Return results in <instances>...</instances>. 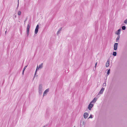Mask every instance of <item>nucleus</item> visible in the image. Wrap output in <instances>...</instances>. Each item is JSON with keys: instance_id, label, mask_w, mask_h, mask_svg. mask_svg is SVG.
I'll return each instance as SVG.
<instances>
[{"instance_id": "nucleus-1", "label": "nucleus", "mask_w": 127, "mask_h": 127, "mask_svg": "<svg viewBox=\"0 0 127 127\" xmlns=\"http://www.w3.org/2000/svg\"><path fill=\"white\" fill-rule=\"evenodd\" d=\"M39 93L40 95H41L42 94V85L40 84L39 85Z\"/></svg>"}, {"instance_id": "nucleus-2", "label": "nucleus", "mask_w": 127, "mask_h": 127, "mask_svg": "<svg viewBox=\"0 0 127 127\" xmlns=\"http://www.w3.org/2000/svg\"><path fill=\"white\" fill-rule=\"evenodd\" d=\"M43 64L42 63H41V64H40L38 66H38H37L36 71H35V74H34L35 75L36 74L37 70H38L39 69H40L42 68V67H43Z\"/></svg>"}, {"instance_id": "nucleus-3", "label": "nucleus", "mask_w": 127, "mask_h": 127, "mask_svg": "<svg viewBox=\"0 0 127 127\" xmlns=\"http://www.w3.org/2000/svg\"><path fill=\"white\" fill-rule=\"evenodd\" d=\"M30 23L28 24L27 25V36H28L29 34V30L30 28V26L29 25Z\"/></svg>"}, {"instance_id": "nucleus-4", "label": "nucleus", "mask_w": 127, "mask_h": 127, "mask_svg": "<svg viewBox=\"0 0 127 127\" xmlns=\"http://www.w3.org/2000/svg\"><path fill=\"white\" fill-rule=\"evenodd\" d=\"M39 28V25L38 24L36 26L35 29L34 33L35 34H36L38 32V29Z\"/></svg>"}, {"instance_id": "nucleus-5", "label": "nucleus", "mask_w": 127, "mask_h": 127, "mask_svg": "<svg viewBox=\"0 0 127 127\" xmlns=\"http://www.w3.org/2000/svg\"><path fill=\"white\" fill-rule=\"evenodd\" d=\"M118 43H115L114 45V49L115 50H116L117 48L118 45Z\"/></svg>"}, {"instance_id": "nucleus-6", "label": "nucleus", "mask_w": 127, "mask_h": 127, "mask_svg": "<svg viewBox=\"0 0 127 127\" xmlns=\"http://www.w3.org/2000/svg\"><path fill=\"white\" fill-rule=\"evenodd\" d=\"M85 119H86L88 116V114L87 112H85L83 115Z\"/></svg>"}, {"instance_id": "nucleus-7", "label": "nucleus", "mask_w": 127, "mask_h": 127, "mask_svg": "<svg viewBox=\"0 0 127 127\" xmlns=\"http://www.w3.org/2000/svg\"><path fill=\"white\" fill-rule=\"evenodd\" d=\"M93 104L91 103L89 105L88 108L89 110H91L93 106Z\"/></svg>"}, {"instance_id": "nucleus-8", "label": "nucleus", "mask_w": 127, "mask_h": 127, "mask_svg": "<svg viewBox=\"0 0 127 127\" xmlns=\"http://www.w3.org/2000/svg\"><path fill=\"white\" fill-rule=\"evenodd\" d=\"M105 89L104 88H102L100 90V91L99 92L98 95L102 94L104 90Z\"/></svg>"}, {"instance_id": "nucleus-9", "label": "nucleus", "mask_w": 127, "mask_h": 127, "mask_svg": "<svg viewBox=\"0 0 127 127\" xmlns=\"http://www.w3.org/2000/svg\"><path fill=\"white\" fill-rule=\"evenodd\" d=\"M121 31V29H119L118 31H116V34L118 35H120V34Z\"/></svg>"}, {"instance_id": "nucleus-10", "label": "nucleus", "mask_w": 127, "mask_h": 127, "mask_svg": "<svg viewBox=\"0 0 127 127\" xmlns=\"http://www.w3.org/2000/svg\"><path fill=\"white\" fill-rule=\"evenodd\" d=\"M49 91V89H46L44 92L43 94V96H44L45 95V94H46V93L48 92Z\"/></svg>"}, {"instance_id": "nucleus-11", "label": "nucleus", "mask_w": 127, "mask_h": 127, "mask_svg": "<svg viewBox=\"0 0 127 127\" xmlns=\"http://www.w3.org/2000/svg\"><path fill=\"white\" fill-rule=\"evenodd\" d=\"M109 60H107L106 64V67H107L109 66Z\"/></svg>"}, {"instance_id": "nucleus-12", "label": "nucleus", "mask_w": 127, "mask_h": 127, "mask_svg": "<svg viewBox=\"0 0 127 127\" xmlns=\"http://www.w3.org/2000/svg\"><path fill=\"white\" fill-rule=\"evenodd\" d=\"M62 27L58 31L57 33V35H58L61 32V30L62 29Z\"/></svg>"}, {"instance_id": "nucleus-13", "label": "nucleus", "mask_w": 127, "mask_h": 127, "mask_svg": "<svg viewBox=\"0 0 127 127\" xmlns=\"http://www.w3.org/2000/svg\"><path fill=\"white\" fill-rule=\"evenodd\" d=\"M120 37V35H118V36H117V38L116 39V42H118V40L119 39Z\"/></svg>"}, {"instance_id": "nucleus-14", "label": "nucleus", "mask_w": 127, "mask_h": 127, "mask_svg": "<svg viewBox=\"0 0 127 127\" xmlns=\"http://www.w3.org/2000/svg\"><path fill=\"white\" fill-rule=\"evenodd\" d=\"M113 55L114 56H116L117 55V53L116 52H113Z\"/></svg>"}, {"instance_id": "nucleus-15", "label": "nucleus", "mask_w": 127, "mask_h": 127, "mask_svg": "<svg viewBox=\"0 0 127 127\" xmlns=\"http://www.w3.org/2000/svg\"><path fill=\"white\" fill-rule=\"evenodd\" d=\"M21 12L20 11H19L18 12L17 14L19 15H20L21 14Z\"/></svg>"}, {"instance_id": "nucleus-16", "label": "nucleus", "mask_w": 127, "mask_h": 127, "mask_svg": "<svg viewBox=\"0 0 127 127\" xmlns=\"http://www.w3.org/2000/svg\"><path fill=\"white\" fill-rule=\"evenodd\" d=\"M122 28L123 30H125L126 29V27L125 26H123L122 27Z\"/></svg>"}, {"instance_id": "nucleus-17", "label": "nucleus", "mask_w": 127, "mask_h": 127, "mask_svg": "<svg viewBox=\"0 0 127 127\" xmlns=\"http://www.w3.org/2000/svg\"><path fill=\"white\" fill-rule=\"evenodd\" d=\"M110 69H109L108 70L107 73V75H109V73H110Z\"/></svg>"}, {"instance_id": "nucleus-18", "label": "nucleus", "mask_w": 127, "mask_h": 127, "mask_svg": "<svg viewBox=\"0 0 127 127\" xmlns=\"http://www.w3.org/2000/svg\"><path fill=\"white\" fill-rule=\"evenodd\" d=\"M97 100V99H95V101H94V100H93L90 103H95V102Z\"/></svg>"}, {"instance_id": "nucleus-19", "label": "nucleus", "mask_w": 127, "mask_h": 127, "mask_svg": "<svg viewBox=\"0 0 127 127\" xmlns=\"http://www.w3.org/2000/svg\"><path fill=\"white\" fill-rule=\"evenodd\" d=\"M97 100V99H95V101H94V100H93L90 103H95V102Z\"/></svg>"}, {"instance_id": "nucleus-20", "label": "nucleus", "mask_w": 127, "mask_h": 127, "mask_svg": "<svg viewBox=\"0 0 127 127\" xmlns=\"http://www.w3.org/2000/svg\"><path fill=\"white\" fill-rule=\"evenodd\" d=\"M124 23L126 24H127V19L125 20Z\"/></svg>"}, {"instance_id": "nucleus-21", "label": "nucleus", "mask_w": 127, "mask_h": 127, "mask_svg": "<svg viewBox=\"0 0 127 127\" xmlns=\"http://www.w3.org/2000/svg\"><path fill=\"white\" fill-rule=\"evenodd\" d=\"M93 118V117L92 116V115L91 114L89 117L88 118V119L92 118Z\"/></svg>"}, {"instance_id": "nucleus-22", "label": "nucleus", "mask_w": 127, "mask_h": 127, "mask_svg": "<svg viewBox=\"0 0 127 127\" xmlns=\"http://www.w3.org/2000/svg\"><path fill=\"white\" fill-rule=\"evenodd\" d=\"M103 86H106V83H104L103 84Z\"/></svg>"}, {"instance_id": "nucleus-23", "label": "nucleus", "mask_w": 127, "mask_h": 127, "mask_svg": "<svg viewBox=\"0 0 127 127\" xmlns=\"http://www.w3.org/2000/svg\"><path fill=\"white\" fill-rule=\"evenodd\" d=\"M27 18H26V20H25L24 21V24L25 23V22L26 21H27Z\"/></svg>"}, {"instance_id": "nucleus-24", "label": "nucleus", "mask_w": 127, "mask_h": 127, "mask_svg": "<svg viewBox=\"0 0 127 127\" xmlns=\"http://www.w3.org/2000/svg\"><path fill=\"white\" fill-rule=\"evenodd\" d=\"M27 65L25 66V67H24V69H26V68H27Z\"/></svg>"}, {"instance_id": "nucleus-25", "label": "nucleus", "mask_w": 127, "mask_h": 127, "mask_svg": "<svg viewBox=\"0 0 127 127\" xmlns=\"http://www.w3.org/2000/svg\"><path fill=\"white\" fill-rule=\"evenodd\" d=\"M97 65V63H96L95 64V67H96V65Z\"/></svg>"}, {"instance_id": "nucleus-26", "label": "nucleus", "mask_w": 127, "mask_h": 127, "mask_svg": "<svg viewBox=\"0 0 127 127\" xmlns=\"http://www.w3.org/2000/svg\"><path fill=\"white\" fill-rule=\"evenodd\" d=\"M14 17L15 18H16V15H14Z\"/></svg>"}, {"instance_id": "nucleus-27", "label": "nucleus", "mask_w": 127, "mask_h": 127, "mask_svg": "<svg viewBox=\"0 0 127 127\" xmlns=\"http://www.w3.org/2000/svg\"><path fill=\"white\" fill-rule=\"evenodd\" d=\"M96 99L95 98H94L93 100H94V101H95V99Z\"/></svg>"}, {"instance_id": "nucleus-28", "label": "nucleus", "mask_w": 127, "mask_h": 127, "mask_svg": "<svg viewBox=\"0 0 127 127\" xmlns=\"http://www.w3.org/2000/svg\"><path fill=\"white\" fill-rule=\"evenodd\" d=\"M25 69H24H24H23V72H24V71H25Z\"/></svg>"}, {"instance_id": "nucleus-29", "label": "nucleus", "mask_w": 127, "mask_h": 127, "mask_svg": "<svg viewBox=\"0 0 127 127\" xmlns=\"http://www.w3.org/2000/svg\"><path fill=\"white\" fill-rule=\"evenodd\" d=\"M24 72H23H23H22V74H23V75L24 74Z\"/></svg>"}, {"instance_id": "nucleus-30", "label": "nucleus", "mask_w": 127, "mask_h": 127, "mask_svg": "<svg viewBox=\"0 0 127 127\" xmlns=\"http://www.w3.org/2000/svg\"><path fill=\"white\" fill-rule=\"evenodd\" d=\"M19 0H18V3H19ZM18 4H19V3H18Z\"/></svg>"}, {"instance_id": "nucleus-31", "label": "nucleus", "mask_w": 127, "mask_h": 127, "mask_svg": "<svg viewBox=\"0 0 127 127\" xmlns=\"http://www.w3.org/2000/svg\"><path fill=\"white\" fill-rule=\"evenodd\" d=\"M6 31L5 32V33H6Z\"/></svg>"}, {"instance_id": "nucleus-32", "label": "nucleus", "mask_w": 127, "mask_h": 127, "mask_svg": "<svg viewBox=\"0 0 127 127\" xmlns=\"http://www.w3.org/2000/svg\"><path fill=\"white\" fill-rule=\"evenodd\" d=\"M43 127H45V126H44Z\"/></svg>"}, {"instance_id": "nucleus-33", "label": "nucleus", "mask_w": 127, "mask_h": 127, "mask_svg": "<svg viewBox=\"0 0 127 127\" xmlns=\"http://www.w3.org/2000/svg\"><path fill=\"white\" fill-rule=\"evenodd\" d=\"M74 127H75V126H74Z\"/></svg>"}]
</instances>
